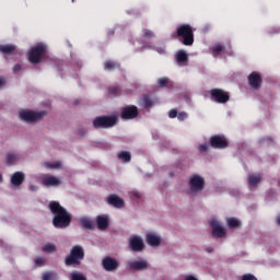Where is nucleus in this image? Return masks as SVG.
Masks as SVG:
<instances>
[{"label": "nucleus", "instance_id": "35", "mask_svg": "<svg viewBox=\"0 0 280 280\" xmlns=\"http://www.w3.org/2000/svg\"><path fill=\"white\" fill-rule=\"evenodd\" d=\"M43 280H56L54 272H45L42 277Z\"/></svg>", "mask_w": 280, "mask_h": 280}, {"label": "nucleus", "instance_id": "6", "mask_svg": "<svg viewBox=\"0 0 280 280\" xmlns=\"http://www.w3.org/2000/svg\"><path fill=\"white\" fill-rule=\"evenodd\" d=\"M117 124L115 116H101L93 120L94 128H113Z\"/></svg>", "mask_w": 280, "mask_h": 280}, {"label": "nucleus", "instance_id": "13", "mask_svg": "<svg viewBox=\"0 0 280 280\" xmlns=\"http://www.w3.org/2000/svg\"><path fill=\"white\" fill-rule=\"evenodd\" d=\"M129 246L135 253H141L143 250V238L138 235H133L129 238Z\"/></svg>", "mask_w": 280, "mask_h": 280}, {"label": "nucleus", "instance_id": "31", "mask_svg": "<svg viewBox=\"0 0 280 280\" xmlns=\"http://www.w3.org/2000/svg\"><path fill=\"white\" fill-rule=\"evenodd\" d=\"M228 222V226H230V229H236V226H240V220L235 219V218H229L226 220Z\"/></svg>", "mask_w": 280, "mask_h": 280}, {"label": "nucleus", "instance_id": "24", "mask_svg": "<svg viewBox=\"0 0 280 280\" xmlns=\"http://www.w3.org/2000/svg\"><path fill=\"white\" fill-rule=\"evenodd\" d=\"M176 61L180 65V63H185L187 62V60H189V57L187 56V52L185 50H178L176 52Z\"/></svg>", "mask_w": 280, "mask_h": 280}, {"label": "nucleus", "instance_id": "30", "mask_svg": "<svg viewBox=\"0 0 280 280\" xmlns=\"http://www.w3.org/2000/svg\"><path fill=\"white\" fill-rule=\"evenodd\" d=\"M118 159H120L121 161H124L125 163H129L131 155L130 152L128 151H122L118 154Z\"/></svg>", "mask_w": 280, "mask_h": 280}, {"label": "nucleus", "instance_id": "44", "mask_svg": "<svg viewBox=\"0 0 280 280\" xmlns=\"http://www.w3.org/2000/svg\"><path fill=\"white\" fill-rule=\"evenodd\" d=\"M155 50L158 51V54L163 55V54H165V46H160Z\"/></svg>", "mask_w": 280, "mask_h": 280}, {"label": "nucleus", "instance_id": "42", "mask_svg": "<svg viewBox=\"0 0 280 280\" xmlns=\"http://www.w3.org/2000/svg\"><path fill=\"white\" fill-rule=\"evenodd\" d=\"M207 150H209V145L207 143L199 145V151L207 152Z\"/></svg>", "mask_w": 280, "mask_h": 280}, {"label": "nucleus", "instance_id": "25", "mask_svg": "<svg viewBox=\"0 0 280 280\" xmlns=\"http://www.w3.org/2000/svg\"><path fill=\"white\" fill-rule=\"evenodd\" d=\"M261 182V176L259 175H248V185L255 187V185Z\"/></svg>", "mask_w": 280, "mask_h": 280}, {"label": "nucleus", "instance_id": "17", "mask_svg": "<svg viewBox=\"0 0 280 280\" xmlns=\"http://www.w3.org/2000/svg\"><path fill=\"white\" fill-rule=\"evenodd\" d=\"M248 82L252 89H259L261 86V77L254 72L249 74Z\"/></svg>", "mask_w": 280, "mask_h": 280}, {"label": "nucleus", "instance_id": "34", "mask_svg": "<svg viewBox=\"0 0 280 280\" xmlns=\"http://www.w3.org/2000/svg\"><path fill=\"white\" fill-rule=\"evenodd\" d=\"M142 38H154V32H152L151 30L144 28Z\"/></svg>", "mask_w": 280, "mask_h": 280}, {"label": "nucleus", "instance_id": "48", "mask_svg": "<svg viewBox=\"0 0 280 280\" xmlns=\"http://www.w3.org/2000/svg\"><path fill=\"white\" fill-rule=\"evenodd\" d=\"M277 224L280 225V215L277 218Z\"/></svg>", "mask_w": 280, "mask_h": 280}, {"label": "nucleus", "instance_id": "12", "mask_svg": "<svg viewBox=\"0 0 280 280\" xmlns=\"http://www.w3.org/2000/svg\"><path fill=\"white\" fill-rule=\"evenodd\" d=\"M210 226L212 228V237H224L226 235L224 228L220 225V222L215 218L210 220Z\"/></svg>", "mask_w": 280, "mask_h": 280}, {"label": "nucleus", "instance_id": "32", "mask_svg": "<svg viewBox=\"0 0 280 280\" xmlns=\"http://www.w3.org/2000/svg\"><path fill=\"white\" fill-rule=\"evenodd\" d=\"M108 94L110 95V97H117V95H121V92H119L118 86H112L108 90Z\"/></svg>", "mask_w": 280, "mask_h": 280}, {"label": "nucleus", "instance_id": "8", "mask_svg": "<svg viewBox=\"0 0 280 280\" xmlns=\"http://www.w3.org/2000/svg\"><path fill=\"white\" fill-rule=\"evenodd\" d=\"M190 191L192 194H198V191H202L205 189V178L200 175H192L189 179Z\"/></svg>", "mask_w": 280, "mask_h": 280}, {"label": "nucleus", "instance_id": "26", "mask_svg": "<svg viewBox=\"0 0 280 280\" xmlns=\"http://www.w3.org/2000/svg\"><path fill=\"white\" fill-rule=\"evenodd\" d=\"M80 223L83 226V229H93V220L86 217L81 218Z\"/></svg>", "mask_w": 280, "mask_h": 280}, {"label": "nucleus", "instance_id": "18", "mask_svg": "<svg viewBox=\"0 0 280 280\" xmlns=\"http://www.w3.org/2000/svg\"><path fill=\"white\" fill-rule=\"evenodd\" d=\"M97 229L100 231H106L108 229V215L101 214L96 218Z\"/></svg>", "mask_w": 280, "mask_h": 280}, {"label": "nucleus", "instance_id": "28", "mask_svg": "<svg viewBox=\"0 0 280 280\" xmlns=\"http://www.w3.org/2000/svg\"><path fill=\"white\" fill-rule=\"evenodd\" d=\"M44 166H46L47 170H60V167H62V163H60V162H54V163L45 162Z\"/></svg>", "mask_w": 280, "mask_h": 280}, {"label": "nucleus", "instance_id": "23", "mask_svg": "<svg viewBox=\"0 0 280 280\" xmlns=\"http://www.w3.org/2000/svg\"><path fill=\"white\" fill-rule=\"evenodd\" d=\"M211 51L214 57L226 54V50L224 49V46H222V44H215L214 46H212Z\"/></svg>", "mask_w": 280, "mask_h": 280}, {"label": "nucleus", "instance_id": "38", "mask_svg": "<svg viewBox=\"0 0 280 280\" xmlns=\"http://www.w3.org/2000/svg\"><path fill=\"white\" fill-rule=\"evenodd\" d=\"M35 265L36 266H45V258H43V257H38V258H36L35 259Z\"/></svg>", "mask_w": 280, "mask_h": 280}, {"label": "nucleus", "instance_id": "33", "mask_svg": "<svg viewBox=\"0 0 280 280\" xmlns=\"http://www.w3.org/2000/svg\"><path fill=\"white\" fill-rule=\"evenodd\" d=\"M71 280H86V277H84V275H82L81 272L78 271H73L71 275Z\"/></svg>", "mask_w": 280, "mask_h": 280}, {"label": "nucleus", "instance_id": "45", "mask_svg": "<svg viewBox=\"0 0 280 280\" xmlns=\"http://www.w3.org/2000/svg\"><path fill=\"white\" fill-rule=\"evenodd\" d=\"M132 198H137V199L141 198V192H139V191H133V192H132Z\"/></svg>", "mask_w": 280, "mask_h": 280}, {"label": "nucleus", "instance_id": "1", "mask_svg": "<svg viewBox=\"0 0 280 280\" xmlns=\"http://www.w3.org/2000/svg\"><path fill=\"white\" fill-rule=\"evenodd\" d=\"M49 209L55 215L52 224L56 229H67V226L71 224V214H69V212H67L59 202L51 201L49 203Z\"/></svg>", "mask_w": 280, "mask_h": 280}, {"label": "nucleus", "instance_id": "50", "mask_svg": "<svg viewBox=\"0 0 280 280\" xmlns=\"http://www.w3.org/2000/svg\"><path fill=\"white\" fill-rule=\"evenodd\" d=\"M208 253H211V249H208Z\"/></svg>", "mask_w": 280, "mask_h": 280}, {"label": "nucleus", "instance_id": "14", "mask_svg": "<svg viewBox=\"0 0 280 280\" xmlns=\"http://www.w3.org/2000/svg\"><path fill=\"white\" fill-rule=\"evenodd\" d=\"M137 115H139V109L135 105L122 108V112H121L122 119H135Z\"/></svg>", "mask_w": 280, "mask_h": 280}, {"label": "nucleus", "instance_id": "7", "mask_svg": "<svg viewBox=\"0 0 280 280\" xmlns=\"http://www.w3.org/2000/svg\"><path fill=\"white\" fill-rule=\"evenodd\" d=\"M210 95L211 100H213V102H217V104H226V102H229L230 100L229 92H225L221 89H212L210 91Z\"/></svg>", "mask_w": 280, "mask_h": 280}, {"label": "nucleus", "instance_id": "5", "mask_svg": "<svg viewBox=\"0 0 280 280\" xmlns=\"http://www.w3.org/2000/svg\"><path fill=\"white\" fill-rule=\"evenodd\" d=\"M45 115V112L22 110L20 112V119L26 124H34V121H40Z\"/></svg>", "mask_w": 280, "mask_h": 280}, {"label": "nucleus", "instance_id": "11", "mask_svg": "<svg viewBox=\"0 0 280 280\" xmlns=\"http://www.w3.org/2000/svg\"><path fill=\"white\" fill-rule=\"evenodd\" d=\"M61 183L60 178L54 175L42 176V185H44V187H60Z\"/></svg>", "mask_w": 280, "mask_h": 280}, {"label": "nucleus", "instance_id": "19", "mask_svg": "<svg viewBox=\"0 0 280 280\" xmlns=\"http://www.w3.org/2000/svg\"><path fill=\"white\" fill-rule=\"evenodd\" d=\"M131 270H145L148 268V261L145 260H133L129 262Z\"/></svg>", "mask_w": 280, "mask_h": 280}, {"label": "nucleus", "instance_id": "49", "mask_svg": "<svg viewBox=\"0 0 280 280\" xmlns=\"http://www.w3.org/2000/svg\"><path fill=\"white\" fill-rule=\"evenodd\" d=\"M3 180V176L0 174V183Z\"/></svg>", "mask_w": 280, "mask_h": 280}, {"label": "nucleus", "instance_id": "22", "mask_svg": "<svg viewBox=\"0 0 280 280\" xmlns=\"http://www.w3.org/2000/svg\"><path fill=\"white\" fill-rule=\"evenodd\" d=\"M18 161H21V155L19 153L11 152L7 154L8 165H14V163H18Z\"/></svg>", "mask_w": 280, "mask_h": 280}, {"label": "nucleus", "instance_id": "15", "mask_svg": "<svg viewBox=\"0 0 280 280\" xmlns=\"http://www.w3.org/2000/svg\"><path fill=\"white\" fill-rule=\"evenodd\" d=\"M24 180H25V174L23 172H15L11 176V185H13V187H21Z\"/></svg>", "mask_w": 280, "mask_h": 280}, {"label": "nucleus", "instance_id": "27", "mask_svg": "<svg viewBox=\"0 0 280 280\" xmlns=\"http://www.w3.org/2000/svg\"><path fill=\"white\" fill-rule=\"evenodd\" d=\"M105 69H108L109 71H113L115 69H120L119 63L117 61L107 60L105 62Z\"/></svg>", "mask_w": 280, "mask_h": 280}, {"label": "nucleus", "instance_id": "29", "mask_svg": "<svg viewBox=\"0 0 280 280\" xmlns=\"http://www.w3.org/2000/svg\"><path fill=\"white\" fill-rule=\"evenodd\" d=\"M42 250L44 253H56V245L54 243H47L43 246Z\"/></svg>", "mask_w": 280, "mask_h": 280}, {"label": "nucleus", "instance_id": "40", "mask_svg": "<svg viewBox=\"0 0 280 280\" xmlns=\"http://www.w3.org/2000/svg\"><path fill=\"white\" fill-rule=\"evenodd\" d=\"M186 118H187V113L182 112V113L177 114V119L179 121H185Z\"/></svg>", "mask_w": 280, "mask_h": 280}, {"label": "nucleus", "instance_id": "43", "mask_svg": "<svg viewBox=\"0 0 280 280\" xmlns=\"http://www.w3.org/2000/svg\"><path fill=\"white\" fill-rule=\"evenodd\" d=\"M8 84V81L0 77V90L3 89Z\"/></svg>", "mask_w": 280, "mask_h": 280}, {"label": "nucleus", "instance_id": "20", "mask_svg": "<svg viewBox=\"0 0 280 280\" xmlns=\"http://www.w3.org/2000/svg\"><path fill=\"white\" fill-rule=\"evenodd\" d=\"M147 243L149 246H159L161 244V236L154 233H148Z\"/></svg>", "mask_w": 280, "mask_h": 280}, {"label": "nucleus", "instance_id": "47", "mask_svg": "<svg viewBox=\"0 0 280 280\" xmlns=\"http://www.w3.org/2000/svg\"><path fill=\"white\" fill-rule=\"evenodd\" d=\"M31 191H36L38 189L36 186H30Z\"/></svg>", "mask_w": 280, "mask_h": 280}, {"label": "nucleus", "instance_id": "21", "mask_svg": "<svg viewBox=\"0 0 280 280\" xmlns=\"http://www.w3.org/2000/svg\"><path fill=\"white\" fill-rule=\"evenodd\" d=\"M14 51H16V46L14 44H0V52L4 54L5 56L10 55V54H14Z\"/></svg>", "mask_w": 280, "mask_h": 280}, {"label": "nucleus", "instance_id": "36", "mask_svg": "<svg viewBox=\"0 0 280 280\" xmlns=\"http://www.w3.org/2000/svg\"><path fill=\"white\" fill-rule=\"evenodd\" d=\"M143 102H144L145 108H151V106H152V100H150L149 96H144V97H143Z\"/></svg>", "mask_w": 280, "mask_h": 280}, {"label": "nucleus", "instance_id": "37", "mask_svg": "<svg viewBox=\"0 0 280 280\" xmlns=\"http://www.w3.org/2000/svg\"><path fill=\"white\" fill-rule=\"evenodd\" d=\"M167 82H170V79L162 78V79H159L158 84H159V86H165V84H167Z\"/></svg>", "mask_w": 280, "mask_h": 280}, {"label": "nucleus", "instance_id": "3", "mask_svg": "<svg viewBox=\"0 0 280 280\" xmlns=\"http://www.w3.org/2000/svg\"><path fill=\"white\" fill-rule=\"evenodd\" d=\"M47 55V47L45 44H37L33 46L28 52L27 58L31 65H40L43 57Z\"/></svg>", "mask_w": 280, "mask_h": 280}, {"label": "nucleus", "instance_id": "9", "mask_svg": "<svg viewBox=\"0 0 280 280\" xmlns=\"http://www.w3.org/2000/svg\"><path fill=\"white\" fill-rule=\"evenodd\" d=\"M210 145L217 150H224V148H229V142L224 136H213L210 138Z\"/></svg>", "mask_w": 280, "mask_h": 280}, {"label": "nucleus", "instance_id": "39", "mask_svg": "<svg viewBox=\"0 0 280 280\" xmlns=\"http://www.w3.org/2000/svg\"><path fill=\"white\" fill-rule=\"evenodd\" d=\"M178 116V112L176 110V109H171L170 112H168V117L171 118V119H174V118H176Z\"/></svg>", "mask_w": 280, "mask_h": 280}, {"label": "nucleus", "instance_id": "41", "mask_svg": "<svg viewBox=\"0 0 280 280\" xmlns=\"http://www.w3.org/2000/svg\"><path fill=\"white\" fill-rule=\"evenodd\" d=\"M242 280H257V278H255V276L248 273L243 276Z\"/></svg>", "mask_w": 280, "mask_h": 280}, {"label": "nucleus", "instance_id": "2", "mask_svg": "<svg viewBox=\"0 0 280 280\" xmlns=\"http://www.w3.org/2000/svg\"><path fill=\"white\" fill-rule=\"evenodd\" d=\"M176 36L179 43L186 47L194 45V27L189 24H182L176 28Z\"/></svg>", "mask_w": 280, "mask_h": 280}, {"label": "nucleus", "instance_id": "46", "mask_svg": "<svg viewBox=\"0 0 280 280\" xmlns=\"http://www.w3.org/2000/svg\"><path fill=\"white\" fill-rule=\"evenodd\" d=\"M13 71H21V65L16 63L13 68Z\"/></svg>", "mask_w": 280, "mask_h": 280}, {"label": "nucleus", "instance_id": "16", "mask_svg": "<svg viewBox=\"0 0 280 280\" xmlns=\"http://www.w3.org/2000/svg\"><path fill=\"white\" fill-rule=\"evenodd\" d=\"M107 202H108V205H112L116 209H121V207H124V199H121V197H119L117 195H110L107 198Z\"/></svg>", "mask_w": 280, "mask_h": 280}, {"label": "nucleus", "instance_id": "4", "mask_svg": "<svg viewBox=\"0 0 280 280\" xmlns=\"http://www.w3.org/2000/svg\"><path fill=\"white\" fill-rule=\"evenodd\" d=\"M82 259H84V248L80 245H75L72 247L70 255L66 258V266H80Z\"/></svg>", "mask_w": 280, "mask_h": 280}, {"label": "nucleus", "instance_id": "10", "mask_svg": "<svg viewBox=\"0 0 280 280\" xmlns=\"http://www.w3.org/2000/svg\"><path fill=\"white\" fill-rule=\"evenodd\" d=\"M102 265L106 272H114V270L119 268V261L110 256L105 257L102 261Z\"/></svg>", "mask_w": 280, "mask_h": 280}]
</instances>
